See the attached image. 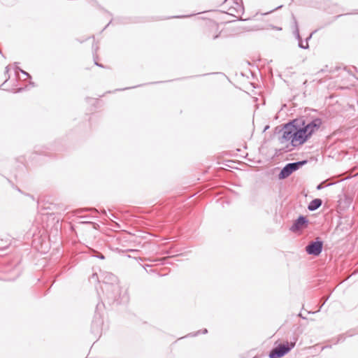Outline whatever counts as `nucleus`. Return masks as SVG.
Wrapping results in <instances>:
<instances>
[{"instance_id":"obj_1","label":"nucleus","mask_w":358,"mask_h":358,"mask_svg":"<svg viewBox=\"0 0 358 358\" xmlns=\"http://www.w3.org/2000/svg\"><path fill=\"white\" fill-rule=\"evenodd\" d=\"M322 124L321 118L315 117L309 120L302 116L282 124L281 129L277 127L275 131L278 134L282 132V136L280 138L281 143L290 141L292 145L296 147L306 143L312 135L319 130Z\"/></svg>"},{"instance_id":"obj_2","label":"nucleus","mask_w":358,"mask_h":358,"mask_svg":"<svg viewBox=\"0 0 358 358\" xmlns=\"http://www.w3.org/2000/svg\"><path fill=\"white\" fill-rule=\"evenodd\" d=\"M102 291L104 294V299L102 301L103 306H109L121 303L124 296H121V289L120 285H106L102 286Z\"/></svg>"},{"instance_id":"obj_3","label":"nucleus","mask_w":358,"mask_h":358,"mask_svg":"<svg viewBox=\"0 0 358 358\" xmlns=\"http://www.w3.org/2000/svg\"><path fill=\"white\" fill-rule=\"evenodd\" d=\"M296 339L293 341H286L279 343L278 345L271 350L268 354L269 358H281L289 353L295 346Z\"/></svg>"},{"instance_id":"obj_4","label":"nucleus","mask_w":358,"mask_h":358,"mask_svg":"<svg viewBox=\"0 0 358 358\" xmlns=\"http://www.w3.org/2000/svg\"><path fill=\"white\" fill-rule=\"evenodd\" d=\"M308 163L307 159L290 162L287 164L281 169L278 174V178L280 180H284L288 178L292 173L299 170L303 165Z\"/></svg>"},{"instance_id":"obj_5","label":"nucleus","mask_w":358,"mask_h":358,"mask_svg":"<svg viewBox=\"0 0 358 358\" xmlns=\"http://www.w3.org/2000/svg\"><path fill=\"white\" fill-rule=\"evenodd\" d=\"M323 241L319 237L316 238L314 241H310L305 248V251L309 255L318 257L323 249Z\"/></svg>"},{"instance_id":"obj_6","label":"nucleus","mask_w":358,"mask_h":358,"mask_svg":"<svg viewBox=\"0 0 358 358\" xmlns=\"http://www.w3.org/2000/svg\"><path fill=\"white\" fill-rule=\"evenodd\" d=\"M103 323V321L101 315L96 310L91 324V333L95 336H99L102 331Z\"/></svg>"},{"instance_id":"obj_7","label":"nucleus","mask_w":358,"mask_h":358,"mask_svg":"<svg viewBox=\"0 0 358 358\" xmlns=\"http://www.w3.org/2000/svg\"><path fill=\"white\" fill-rule=\"evenodd\" d=\"M308 220L304 215H299L290 227V231L296 232L307 227Z\"/></svg>"},{"instance_id":"obj_8","label":"nucleus","mask_w":358,"mask_h":358,"mask_svg":"<svg viewBox=\"0 0 358 358\" xmlns=\"http://www.w3.org/2000/svg\"><path fill=\"white\" fill-rule=\"evenodd\" d=\"M221 31H219L218 24L211 22L208 25V29L206 31V35L208 38L215 40L220 37Z\"/></svg>"},{"instance_id":"obj_9","label":"nucleus","mask_w":358,"mask_h":358,"mask_svg":"<svg viewBox=\"0 0 358 358\" xmlns=\"http://www.w3.org/2000/svg\"><path fill=\"white\" fill-rule=\"evenodd\" d=\"M292 29H293V34L296 39L298 41V43H300V41H302V38L299 33V28L297 20L294 14H292Z\"/></svg>"},{"instance_id":"obj_10","label":"nucleus","mask_w":358,"mask_h":358,"mask_svg":"<svg viewBox=\"0 0 358 358\" xmlns=\"http://www.w3.org/2000/svg\"><path fill=\"white\" fill-rule=\"evenodd\" d=\"M103 286L106 285H119L118 279L116 275L113 273H106L104 278L103 280Z\"/></svg>"},{"instance_id":"obj_11","label":"nucleus","mask_w":358,"mask_h":358,"mask_svg":"<svg viewBox=\"0 0 358 358\" xmlns=\"http://www.w3.org/2000/svg\"><path fill=\"white\" fill-rule=\"evenodd\" d=\"M322 205V200L321 199H314L308 205V209L310 211H315L317 210Z\"/></svg>"},{"instance_id":"obj_12","label":"nucleus","mask_w":358,"mask_h":358,"mask_svg":"<svg viewBox=\"0 0 358 358\" xmlns=\"http://www.w3.org/2000/svg\"><path fill=\"white\" fill-rule=\"evenodd\" d=\"M358 334V331L356 329H350L345 334H340L336 339V341L335 343H338L340 342H343L345 341L346 336L351 337L355 334Z\"/></svg>"},{"instance_id":"obj_13","label":"nucleus","mask_w":358,"mask_h":358,"mask_svg":"<svg viewBox=\"0 0 358 358\" xmlns=\"http://www.w3.org/2000/svg\"><path fill=\"white\" fill-rule=\"evenodd\" d=\"M201 333L203 334H207L208 333L207 329H203V330H199V331H196L194 333L189 334L187 336H196L199 335Z\"/></svg>"},{"instance_id":"obj_14","label":"nucleus","mask_w":358,"mask_h":358,"mask_svg":"<svg viewBox=\"0 0 358 358\" xmlns=\"http://www.w3.org/2000/svg\"><path fill=\"white\" fill-rule=\"evenodd\" d=\"M298 46L299 48L304 50H307L309 48V44L308 43L307 41H300V43H298Z\"/></svg>"},{"instance_id":"obj_15","label":"nucleus","mask_w":358,"mask_h":358,"mask_svg":"<svg viewBox=\"0 0 358 358\" xmlns=\"http://www.w3.org/2000/svg\"><path fill=\"white\" fill-rule=\"evenodd\" d=\"M80 224L92 225L94 229H96V227H99L98 224L87 220L80 221Z\"/></svg>"},{"instance_id":"obj_16","label":"nucleus","mask_w":358,"mask_h":358,"mask_svg":"<svg viewBox=\"0 0 358 358\" xmlns=\"http://www.w3.org/2000/svg\"><path fill=\"white\" fill-rule=\"evenodd\" d=\"M46 149L50 150H52V151H60V150H62V148L58 147L56 144L52 145L51 148H46Z\"/></svg>"},{"instance_id":"obj_17","label":"nucleus","mask_w":358,"mask_h":358,"mask_svg":"<svg viewBox=\"0 0 358 358\" xmlns=\"http://www.w3.org/2000/svg\"><path fill=\"white\" fill-rule=\"evenodd\" d=\"M324 183H325V181L320 182V184H318V185H317L316 189H317V190H321V189H322L325 187ZM331 185V184H327V185H326V186H329V185Z\"/></svg>"},{"instance_id":"obj_18","label":"nucleus","mask_w":358,"mask_h":358,"mask_svg":"<svg viewBox=\"0 0 358 358\" xmlns=\"http://www.w3.org/2000/svg\"><path fill=\"white\" fill-rule=\"evenodd\" d=\"M96 255H93L94 257H96L100 259H105V256L100 253V252H95Z\"/></svg>"},{"instance_id":"obj_19","label":"nucleus","mask_w":358,"mask_h":358,"mask_svg":"<svg viewBox=\"0 0 358 358\" xmlns=\"http://www.w3.org/2000/svg\"><path fill=\"white\" fill-rule=\"evenodd\" d=\"M8 71H9V66H7L6 67L5 75H8V77L1 85H3L8 81V80L10 78V75L8 74Z\"/></svg>"},{"instance_id":"obj_20","label":"nucleus","mask_w":358,"mask_h":358,"mask_svg":"<svg viewBox=\"0 0 358 358\" xmlns=\"http://www.w3.org/2000/svg\"><path fill=\"white\" fill-rule=\"evenodd\" d=\"M195 14H190V15H178V16H173V17H174V18H186V17H192Z\"/></svg>"},{"instance_id":"obj_21","label":"nucleus","mask_w":358,"mask_h":358,"mask_svg":"<svg viewBox=\"0 0 358 358\" xmlns=\"http://www.w3.org/2000/svg\"><path fill=\"white\" fill-rule=\"evenodd\" d=\"M27 87H24H24H19V88H17V89L15 90L13 92H14V93H20V92H22V91H24Z\"/></svg>"},{"instance_id":"obj_22","label":"nucleus","mask_w":358,"mask_h":358,"mask_svg":"<svg viewBox=\"0 0 358 358\" xmlns=\"http://www.w3.org/2000/svg\"><path fill=\"white\" fill-rule=\"evenodd\" d=\"M329 298V296H323L322 297L323 302H322V303L320 306V308H322V307L325 304V303L327 301Z\"/></svg>"},{"instance_id":"obj_23","label":"nucleus","mask_w":358,"mask_h":358,"mask_svg":"<svg viewBox=\"0 0 358 358\" xmlns=\"http://www.w3.org/2000/svg\"><path fill=\"white\" fill-rule=\"evenodd\" d=\"M316 32V30L312 31L310 35L306 38V41H307L308 43V41L310 40V38H312L313 35Z\"/></svg>"},{"instance_id":"obj_24","label":"nucleus","mask_w":358,"mask_h":358,"mask_svg":"<svg viewBox=\"0 0 358 358\" xmlns=\"http://www.w3.org/2000/svg\"><path fill=\"white\" fill-rule=\"evenodd\" d=\"M20 72L25 75L27 78H31V76L29 73H28L27 72H26L25 71L22 70V69H20Z\"/></svg>"},{"instance_id":"obj_25","label":"nucleus","mask_w":358,"mask_h":358,"mask_svg":"<svg viewBox=\"0 0 358 358\" xmlns=\"http://www.w3.org/2000/svg\"><path fill=\"white\" fill-rule=\"evenodd\" d=\"M94 64L99 67H102V68L103 67V66L101 64L98 63L95 59H94Z\"/></svg>"},{"instance_id":"obj_26","label":"nucleus","mask_w":358,"mask_h":358,"mask_svg":"<svg viewBox=\"0 0 358 358\" xmlns=\"http://www.w3.org/2000/svg\"><path fill=\"white\" fill-rule=\"evenodd\" d=\"M113 20H110V22L106 24V26L103 28V30L106 29L111 23Z\"/></svg>"},{"instance_id":"obj_27","label":"nucleus","mask_w":358,"mask_h":358,"mask_svg":"<svg viewBox=\"0 0 358 358\" xmlns=\"http://www.w3.org/2000/svg\"><path fill=\"white\" fill-rule=\"evenodd\" d=\"M20 69H20V67H18V66H15V73H17V72L18 71H20Z\"/></svg>"},{"instance_id":"obj_28","label":"nucleus","mask_w":358,"mask_h":358,"mask_svg":"<svg viewBox=\"0 0 358 358\" xmlns=\"http://www.w3.org/2000/svg\"><path fill=\"white\" fill-rule=\"evenodd\" d=\"M40 152V154H44V155H48V152L45 150H41V151H38Z\"/></svg>"},{"instance_id":"obj_29","label":"nucleus","mask_w":358,"mask_h":358,"mask_svg":"<svg viewBox=\"0 0 358 358\" xmlns=\"http://www.w3.org/2000/svg\"><path fill=\"white\" fill-rule=\"evenodd\" d=\"M92 49L96 52L97 50V49H98V47L96 45L95 46V45H92Z\"/></svg>"},{"instance_id":"obj_30","label":"nucleus","mask_w":358,"mask_h":358,"mask_svg":"<svg viewBox=\"0 0 358 358\" xmlns=\"http://www.w3.org/2000/svg\"><path fill=\"white\" fill-rule=\"evenodd\" d=\"M6 248H7V246L0 245V250H5Z\"/></svg>"},{"instance_id":"obj_31","label":"nucleus","mask_w":358,"mask_h":358,"mask_svg":"<svg viewBox=\"0 0 358 358\" xmlns=\"http://www.w3.org/2000/svg\"><path fill=\"white\" fill-rule=\"evenodd\" d=\"M26 195H27V196H29V197H31V198L32 199V200H34V201L35 200V199H34V196L30 195V194H27Z\"/></svg>"},{"instance_id":"obj_32","label":"nucleus","mask_w":358,"mask_h":358,"mask_svg":"<svg viewBox=\"0 0 358 358\" xmlns=\"http://www.w3.org/2000/svg\"><path fill=\"white\" fill-rule=\"evenodd\" d=\"M92 277L94 278H97V274L96 273H94L92 274Z\"/></svg>"},{"instance_id":"obj_33","label":"nucleus","mask_w":358,"mask_h":358,"mask_svg":"<svg viewBox=\"0 0 358 358\" xmlns=\"http://www.w3.org/2000/svg\"><path fill=\"white\" fill-rule=\"evenodd\" d=\"M299 316L300 317H301L302 319H306V317H303V315H302L301 313H299Z\"/></svg>"},{"instance_id":"obj_34","label":"nucleus","mask_w":358,"mask_h":358,"mask_svg":"<svg viewBox=\"0 0 358 358\" xmlns=\"http://www.w3.org/2000/svg\"><path fill=\"white\" fill-rule=\"evenodd\" d=\"M127 19H123L122 20V23H127Z\"/></svg>"},{"instance_id":"obj_35","label":"nucleus","mask_w":358,"mask_h":358,"mask_svg":"<svg viewBox=\"0 0 358 358\" xmlns=\"http://www.w3.org/2000/svg\"><path fill=\"white\" fill-rule=\"evenodd\" d=\"M134 87H132L131 88H134ZM131 87H127V88H123L122 90H127V89H130ZM118 90H116V91H117Z\"/></svg>"},{"instance_id":"obj_36","label":"nucleus","mask_w":358,"mask_h":358,"mask_svg":"<svg viewBox=\"0 0 358 358\" xmlns=\"http://www.w3.org/2000/svg\"><path fill=\"white\" fill-rule=\"evenodd\" d=\"M29 85H31L32 87H34V83L33 82H30V83H29Z\"/></svg>"},{"instance_id":"obj_37","label":"nucleus","mask_w":358,"mask_h":358,"mask_svg":"<svg viewBox=\"0 0 358 358\" xmlns=\"http://www.w3.org/2000/svg\"><path fill=\"white\" fill-rule=\"evenodd\" d=\"M16 189H17L18 192H20L22 193V192L21 191V189H19L18 187H16Z\"/></svg>"},{"instance_id":"obj_38","label":"nucleus","mask_w":358,"mask_h":358,"mask_svg":"<svg viewBox=\"0 0 358 358\" xmlns=\"http://www.w3.org/2000/svg\"><path fill=\"white\" fill-rule=\"evenodd\" d=\"M102 213L106 215V210H102Z\"/></svg>"},{"instance_id":"obj_39","label":"nucleus","mask_w":358,"mask_h":358,"mask_svg":"<svg viewBox=\"0 0 358 358\" xmlns=\"http://www.w3.org/2000/svg\"><path fill=\"white\" fill-rule=\"evenodd\" d=\"M88 217V216H83V217H81V218H87Z\"/></svg>"},{"instance_id":"obj_40","label":"nucleus","mask_w":358,"mask_h":358,"mask_svg":"<svg viewBox=\"0 0 358 358\" xmlns=\"http://www.w3.org/2000/svg\"><path fill=\"white\" fill-rule=\"evenodd\" d=\"M278 30H281V28L280 27H277L276 28Z\"/></svg>"},{"instance_id":"obj_41","label":"nucleus","mask_w":358,"mask_h":358,"mask_svg":"<svg viewBox=\"0 0 358 358\" xmlns=\"http://www.w3.org/2000/svg\"><path fill=\"white\" fill-rule=\"evenodd\" d=\"M208 75V73H204L203 76H207Z\"/></svg>"},{"instance_id":"obj_42","label":"nucleus","mask_w":358,"mask_h":358,"mask_svg":"<svg viewBox=\"0 0 358 358\" xmlns=\"http://www.w3.org/2000/svg\"><path fill=\"white\" fill-rule=\"evenodd\" d=\"M0 54H1V55H2V52H1V50H0Z\"/></svg>"},{"instance_id":"obj_43","label":"nucleus","mask_w":358,"mask_h":358,"mask_svg":"<svg viewBox=\"0 0 358 358\" xmlns=\"http://www.w3.org/2000/svg\"><path fill=\"white\" fill-rule=\"evenodd\" d=\"M253 358H256V357H253Z\"/></svg>"}]
</instances>
